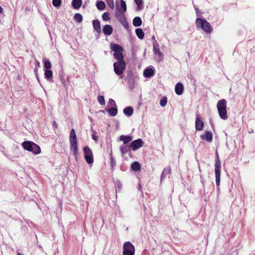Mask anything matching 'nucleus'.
Listing matches in <instances>:
<instances>
[{
  "mask_svg": "<svg viewBox=\"0 0 255 255\" xmlns=\"http://www.w3.org/2000/svg\"><path fill=\"white\" fill-rule=\"evenodd\" d=\"M121 11L125 12L127 10V5L124 0H121Z\"/></svg>",
  "mask_w": 255,
  "mask_h": 255,
  "instance_id": "obj_33",
  "label": "nucleus"
},
{
  "mask_svg": "<svg viewBox=\"0 0 255 255\" xmlns=\"http://www.w3.org/2000/svg\"><path fill=\"white\" fill-rule=\"evenodd\" d=\"M38 68H37V67H35L34 68V72L35 75H37V74H38Z\"/></svg>",
  "mask_w": 255,
  "mask_h": 255,
  "instance_id": "obj_47",
  "label": "nucleus"
},
{
  "mask_svg": "<svg viewBox=\"0 0 255 255\" xmlns=\"http://www.w3.org/2000/svg\"><path fill=\"white\" fill-rule=\"evenodd\" d=\"M202 182V183L203 184V186H204V182H203V181H201Z\"/></svg>",
  "mask_w": 255,
  "mask_h": 255,
  "instance_id": "obj_51",
  "label": "nucleus"
},
{
  "mask_svg": "<svg viewBox=\"0 0 255 255\" xmlns=\"http://www.w3.org/2000/svg\"><path fill=\"white\" fill-rule=\"evenodd\" d=\"M221 163L219 159V156L217 151L216 153L215 163V174L216 178V184L217 189L219 188L220 184Z\"/></svg>",
  "mask_w": 255,
  "mask_h": 255,
  "instance_id": "obj_3",
  "label": "nucleus"
},
{
  "mask_svg": "<svg viewBox=\"0 0 255 255\" xmlns=\"http://www.w3.org/2000/svg\"><path fill=\"white\" fill-rule=\"evenodd\" d=\"M17 255H23L21 254L20 253H18L17 254Z\"/></svg>",
  "mask_w": 255,
  "mask_h": 255,
  "instance_id": "obj_50",
  "label": "nucleus"
},
{
  "mask_svg": "<svg viewBox=\"0 0 255 255\" xmlns=\"http://www.w3.org/2000/svg\"><path fill=\"white\" fill-rule=\"evenodd\" d=\"M202 140L208 142H211L213 140V134L210 131H206L205 134L200 135Z\"/></svg>",
  "mask_w": 255,
  "mask_h": 255,
  "instance_id": "obj_10",
  "label": "nucleus"
},
{
  "mask_svg": "<svg viewBox=\"0 0 255 255\" xmlns=\"http://www.w3.org/2000/svg\"><path fill=\"white\" fill-rule=\"evenodd\" d=\"M131 169L134 171H138L140 169V165L137 161L133 162L130 166Z\"/></svg>",
  "mask_w": 255,
  "mask_h": 255,
  "instance_id": "obj_24",
  "label": "nucleus"
},
{
  "mask_svg": "<svg viewBox=\"0 0 255 255\" xmlns=\"http://www.w3.org/2000/svg\"><path fill=\"white\" fill-rule=\"evenodd\" d=\"M153 51L154 54H157V55H160L161 52H160L159 49L158 48V43L156 40L153 43Z\"/></svg>",
  "mask_w": 255,
  "mask_h": 255,
  "instance_id": "obj_31",
  "label": "nucleus"
},
{
  "mask_svg": "<svg viewBox=\"0 0 255 255\" xmlns=\"http://www.w3.org/2000/svg\"><path fill=\"white\" fill-rule=\"evenodd\" d=\"M35 76H36V78L37 81L40 83V80H39V76H38V74H37V75H35Z\"/></svg>",
  "mask_w": 255,
  "mask_h": 255,
  "instance_id": "obj_48",
  "label": "nucleus"
},
{
  "mask_svg": "<svg viewBox=\"0 0 255 255\" xmlns=\"http://www.w3.org/2000/svg\"><path fill=\"white\" fill-rule=\"evenodd\" d=\"M70 150L73 151L76 159L78 152L76 135L74 129L72 128L70 134Z\"/></svg>",
  "mask_w": 255,
  "mask_h": 255,
  "instance_id": "obj_4",
  "label": "nucleus"
},
{
  "mask_svg": "<svg viewBox=\"0 0 255 255\" xmlns=\"http://www.w3.org/2000/svg\"><path fill=\"white\" fill-rule=\"evenodd\" d=\"M113 29L112 26L109 24L105 25L103 28V32L106 35H110L112 34Z\"/></svg>",
  "mask_w": 255,
  "mask_h": 255,
  "instance_id": "obj_11",
  "label": "nucleus"
},
{
  "mask_svg": "<svg viewBox=\"0 0 255 255\" xmlns=\"http://www.w3.org/2000/svg\"><path fill=\"white\" fill-rule=\"evenodd\" d=\"M98 101L101 105H104L105 104V99L103 96H99L98 97Z\"/></svg>",
  "mask_w": 255,
  "mask_h": 255,
  "instance_id": "obj_36",
  "label": "nucleus"
},
{
  "mask_svg": "<svg viewBox=\"0 0 255 255\" xmlns=\"http://www.w3.org/2000/svg\"><path fill=\"white\" fill-rule=\"evenodd\" d=\"M195 10L196 11V13L197 14L199 12V9L198 8H196V7H195Z\"/></svg>",
  "mask_w": 255,
  "mask_h": 255,
  "instance_id": "obj_49",
  "label": "nucleus"
},
{
  "mask_svg": "<svg viewBox=\"0 0 255 255\" xmlns=\"http://www.w3.org/2000/svg\"><path fill=\"white\" fill-rule=\"evenodd\" d=\"M143 143L144 142L142 140L141 138H138L131 141L130 144V147L133 151H135L142 146Z\"/></svg>",
  "mask_w": 255,
  "mask_h": 255,
  "instance_id": "obj_9",
  "label": "nucleus"
},
{
  "mask_svg": "<svg viewBox=\"0 0 255 255\" xmlns=\"http://www.w3.org/2000/svg\"><path fill=\"white\" fill-rule=\"evenodd\" d=\"M129 148H130V146H128L126 144L122 145L120 147V151L122 153V155H124L126 154L129 150Z\"/></svg>",
  "mask_w": 255,
  "mask_h": 255,
  "instance_id": "obj_25",
  "label": "nucleus"
},
{
  "mask_svg": "<svg viewBox=\"0 0 255 255\" xmlns=\"http://www.w3.org/2000/svg\"><path fill=\"white\" fill-rule=\"evenodd\" d=\"M132 23L135 27H138L140 26L142 24L141 18L139 16L135 17L133 19Z\"/></svg>",
  "mask_w": 255,
  "mask_h": 255,
  "instance_id": "obj_22",
  "label": "nucleus"
},
{
  "mask_svg": "<svg viewBox=\"0 0 255 255\" xmlns=\"http://www.w3.org/2000/svg\"><path fill=\"white\" fill-rule=\"evenodd\" d=\"M184 87L181 83H178L175 88V91L177 95H181L183 92Z\"/></svg>",
  "mask_w": 255,
  "mask_h": 255,
  "instance_id": "obj_16",
  "label": "nucleus"
},
{
  "mask_svg": "<svg viewBox=\"0 0 255 255\" xmlns=\"http://www.w3.org/2000/svg\"><path fill=\"white\" fill-rule=\"evenodd\" d=\"M92 138L95 141H97L98 140V136H96L95 134H93L92 135Z\"/></svg>",
  "mask_w": 255,
  "mask_h": 255,
  "instance_id": "obj_46",
  "label": "nucleus"
},
{
  "mask_svg": "<svg viewBox=\"0 0 255 255\" xmlns=\"http://www.w3.org/2000/svg\"><path fill=\"white\" fill-rule=\"evenodd\" d=\"M52 4L55 7H59L61 4V0H53Z\"/></svg>",
  "mask_w": 255,
  "mask_h": 255,
  "instance_id": "obj_38",
  "label": "nucleus"
},
{
  "mask_svg": "<svg viewBox=\"0 0 255 255\" xmlns=\"http://www.w3.org/2000/svg\"><path fill=\"white\" fill-rule=\"evenodd\" d=\"M102 18L104 21H108L110 19L109 17V14L108 12H104L102 14Z\"/></svg>",
  "mask_w": 255,
  "mask_h": 255,
  "instance_id": "obj_37",
  "label": "nucleus"
},
{
  "mask_svg": "<svg viewBox=\"0 0 255 255\" xmlns=\"http://www.w3.org/2000/svg\"><path fill=\"white\" fill-rule=\"evenodd\" d=\"M123 112H124V114L126 115V116H127L128 117H130L133 114V109L131 107H128L125 108L124 109Z\"/></svg>",
  "mask_w": 255,
  "mask_h": 255,
  "instance_id": "obj_23",
  "label": "nucleus"
},
{
  "mask_svg": "<svg viewBox=\"0 0 255 255\" xmlns=\"http://www.w3.org/2000/svg\"><path fill=\"white\" fill-rule=\"evenodd\" d=\"M96 6L98 9L103 10L105 8L106 4L103 1L98 0L97 1Z\"/></svg>",
  "mask_w": 255,
  "mask_h": 255,
  "instance_id": "obj_29",
  "label": "nucleus"
},
{
  "mask_svg": "<svg viewBox=\"0 0 255 255\" xmlns=\"http://www.w3.org/2000/svg\"><path fill=\"white\" fill-rule=\"evenodd\" d=\"M109 104L112 107H117V105H116V102L115 101L112 99H110L109 101Z\"/></svg>",
  "mask_w": 255,
  "mask_h": 255,
  "instance_id": "obj_41",
  "label": "nucleus"
},
{
  "mask_svg": "<svg viewBox=\"0 0 255 255\" xmlns=\"http://www.w3.org/2000/svg\"><path fill=\"white\" fill-rule=\"evenodd\" d=\"M217 108L220 117L224 120H227L228 119V115L226 110V100L225 99H222L218 101L217 104Z\"/></svg>",
  "mask_w": 255,
  "mask_h": 255,
  "instance_id": "obj_1",
  "label": "nucleus"
},
{
  "mask_svg": "<svg viewBox=\"0 0 255 255\" xmlns=\"http://www.w3.org/2000/svg\"><path fill=\"white\" fill-rule=\"evenodd\" d=\"M204 127V123L203 121L199 118L197 117L196 118L195 121V128L197 130H202L203 128Z\"/></svg>",
  "mask_w": 255,
  "mask_h": 255,
  "instance_id": "obj_12",
  "label": "nucleus"
},
{
  "mask_svg": "<svg viewBox=\"0 0 255 255\" xmlns=\"http://www.w3.org/2000/svg\"><path fill=\"white\" fill-rule=\"evenodd\" d=\"M116 164V161L113 159V157L111 158V165L112 167H114Z\"/></svg>",
  "mask_w": 255,
  "mask_h": 255,
  "instance_id": "obj_43",
  "label": "nucleus"
},
{
  "mask_svg": "<svg viewBox=\"0 0 255 255\" xmlns=\"http://www.w3.org/2000/svg\"><path fill=\"white\" fill-rule=\"evenodd\" d=\"M24 149L37 155L40 153L41 149L39 145L31 141H25L22 143Z\"/></svg>",
  "mask_w": 255,
  "mask_h": 255,
  "instance_id": "obj_2",
  "label": "nucleus"
},
{
  "mask_svg": "<svg viewBox=\"0 0 255 255\" xmlns=\"http://www.w3.org/2000/svg\"><path fill=\"white\" fill-rule=\"evenodd\" d=\"M74 19L78 23L82 22L83 20V16L80 13H76L74 15Z\"/></svg>",
  "mask_w": 255,
  "mask_h": 255,
  "instance_id": "obj_32",
  "label": "nucleus"
},
{
  "mask_svg": "<svg viewBox=\"0 0 255 255\" xmlns=\"http://www.w3.org/2000/svg\"><path fill=\"white\" fill-rule=\"evenodd\" d=\"M52 75L53 72L51 70L48 69L45 70L44 77L48 81L53 82V80L52 78Z\"/></svg>",
  "mask_w": 255,
  "mask_h": 255,
  "instance_id": "obj_19",
  "label": "nucleus"
},
{
  "mask_svg": "<svg viewBox=\"0 0 255 255\" xmlns=\"http://www.w3.org/2000/svg\"><path fill=\"white\" fill-rule=\"evenodd\" d=\"M117 12L116 13V17L120 21V22H123L126 20L125 12L121 11L120 8H117Z\"/></svg>",
  "mask_w": 255,
  "mask_h": 255,
  "instance_id": "obj_15",
  "label": "nucleus"
},
{
  "mask_svg": "<svg viewBox=\"0 0 255 255\" xmlns=\"http://www.w3.org/2000/svg\"><path fill=\"white\" fill-rule=\"evenodd\" d=\"M120 139L121 141H123L124 142V144H126L129 142L131 141L132 139V137L131 136L128 135L126 136L124 135H122L120 136Z\"/></svg>",
  "mask_w": 255,
  "mask_h": 255,
  "instance_id": "obj_18",
  "label": "nucleus"
},
{
  "mask_svg": "<svg viewBox=\"0 0 255 255\" xmlns=\"http://www.w3.org/2000/svg\"><path fill=\"white\" fill-rule=\"evenodd\" d=\"M128 87L130 89H133L134 88V79L133 76H130L128 79Z\"/></svg>",
  "mask_w": 255,
  "mask_h": 255,
  "instance_id": "obj_30",
  "label": "nucleus"
},
{
  "mask_svg": "<svg viewBox=\"0 0 255 255\" xmlns=\"http://www.w3.org/2000/svg\"><path fill=\"white\" fill-rule=\"evenodd\" d=\"M111 49L112 51H114V53L117 52H123V48L118 44H113L112 43L111 44Z\"/></svg>",
  "mask_w": 255,
  "mask_h": 255,
  "instance_id": "obj_17",
  "label": "nucleus"
},
{
  "mask_svg": "<svg viewBox=\"0 0 255 255\" xmlns=\"http://www.w3.org/2000/svg\"><path fill=\"white\" fill-rule=\"evenodd\" d=\"M134 2L138 6V10H140L141 9V6L143 3L142 0H134Z\"/></svg>",
  "mask_w": 255,
  "mask_h": 255,
  "instance_id": "obj_39",
  "label": "nucleus"
},
{
  "mask_svg": "<svg viewBox=\"0 0 255 255\" xmlns=\"http://www.w3.org/2000/svg\"><path fill=\"white\" fill-rule=\"evenodd\" d=\"M114 57L117 60V61L124 60L122 52H117L114 53Z\"/></svg>",
  "mask_w": 255,
  "mask_h": 255,
  "instance_id": "obj_26",
  "label": "nucleus"
},
{
  "mask_svg": "<svg viewBox=\"0 0 255 255\" xmlns=\"http://www.w3.org/2000/svg\"><path fill=\"white\" fill-rule=\"evenodd\" d=\"M135 33L137 37L140 39H142L144 36V33L141 28H137L135 29Z\"/></svg>",
  "mask_w": 255,
  "mask_h": 255,
  "instance_id": "obj_27",
  "label": "nucleus"
},
{
  "mask_svg": "<svg viewBox=\"0 0 255 255\" xmlns=\"http://www.w3.org/2000/svg\"><path fill=\"white\" fill-rule=\"evenodd\" d=\"M171 173V168L170 167H168L163 169L162 174L161 175V181H162L164 179H165L166 176Z\"/></svg>",
  "mask_w": 255,
  "mask_h": 255,
  "instance_id": "obj_20",
  "label": "nucleus"
},
{
  "mask_svg": "<svg viewBox=\"0 0 255 255\" xmlns=\"http://www.w3.org/2000/svg\"><path fill=\"white\" fill-rule=\"evenodd\" d=\"M107 112L111 116L114 117L117 115L118 109L117 107H113L107 110Z\"/></svg>",
  "mask_w": 255,
  "mask_h": 255,
  "instance_id": "obj_28",
  "label": "nucleus"
},
{
  "mask_svg": "<svg viewBox=\"0 0 255 255\" xmlns=\"http://www.w3.org/2000/svg\"><path fill=\"white\" fill-rule=\"evenodd\" d=\"M85 159L88 164H91L93 163V155L91 149L88 146H86L83 148Z\"/></svg>",
  "mask_w": 255,
  "mask_h": 255,
  "instance_id": "obj_8",
  "label": "nucleus"
},
{
  "mask_svg": "<svg viewBox=\"0 0 255 255\" xmlns=\"http://www.w3.org/2000/svg\"><path fill=\"white\" fill-rule=\"evenodd\" d=\"M195 23L198 28H202L206 32L211 33L213 30L210 23L204 19L197 18Z\"/></svg>",
  "mask_w": 255,
  "mask_h": 255,
  "instance_id": "obj_5",
  "label": "nucleus"
},
{
  "mask_svg": "<svg viewBox=\"0 0 255 255\" xmlns=\"http://www.w3.org/2000/svg\"><path fill=\"white\" fill-rule=\"evenodd\" d=\"M167 103V98L166 97L164 96L162 97L160 101V105L162 107H164Z\"/></svg>",
  "mask_w": 255,
  "mask_h": 255,
  "instance_id": "obj_34",
  "label": "nucleus"
},
{
  "mask_svg": "<svg viewBox=\"0 0 255 255\" xmlns=\"http://www.w3.org/2000/svg\"><path fill=\"white\" fill-rule=\"evenodd\" d=\"M121 23L122 24V25L124 26L125 28H127L128 27V23L127 19Z\"/></svg>",
  "mask_w": 255,
  "mask_h": 255,
  "instance_id": "obj_42",
  "label": "nucleus"
},
{
  "mask_svg": "<svg viewBox=\"0 0 255 255\" xmlns=\"http://www.w3.org/2000/svg\"><path fill=\"white\" fill-rule=\"evenodd\" d=\"M154 73L153 68H147L144 70L143 75L146 78H150L154 75Z\"/></svg>",
  "mask_w": 255,
  "mask_h": 255,
  "instance_id": "obj_14",
  "label": "nucleus"
},
{
  "mask_svg": "<svg viewBox=\"0 0 255 255\" xmlns=\"http://www.w3.org/2000/svg\"><path fill=\"white\" fill-rule=\"evenodd\" d=\"M52 126L54 128H58V125L55 121H53Z\"/></svg>",
  "mask_w": 255,
  "mask_h": 255,
  "instance_id": "obj_44",
  "label": "nucleus"
},
{
  "mask_svg": "<svg viewBox=\"0 0 255 255\" xmlns=\"http://www.w3.org/2000/svg\"><path fill=\"white\" fill-rule=\"evenodd\" d=\"M40 63L38 60H36L35 61V67H37V68H39L40 67Z\"/></svg>",
  "mask_w": 255,
  "mask_h": 255,
  "instance_id": "obj_45",
  "label": "nucleus"
},
{
  "mask_svg": "<svg viewBox=\"0 0 255 255\" xmlns=\"http://www.w3.org/2000/svg\"><path fill=\"white\" fill-rule=\"evenodd\" d=\"M44 67L46 70L50 69L51 68V64L50 61L45 60L44 61Z\"/></svg>",
  "mask_w": 255,
  "mask_h": 255,
  "instance_id": "obj_35",
  "label": "nucleus"
},
{
  "mask_svg": "<svg viewBox=\"0 0 255 255\" xmlns=\"http://www.w3.org/2000/svg\"><path fill=\"white\" fill-rule=\"evenodd\" d=\"M93 26L95 31L99 34L101 32L100 22L98 19H94L92 21Z\"/></svg>",
  "mask_w": 255,
  "mask_h": 255,
  "instance_id": "obj_13",
  "label": "nucleus"
},
{
  "mask_svg": "<svg viewBox=\"0 0 255 255\" xmlns=\"http://www.w3.org/2000/svg\"><path fill=\"white\" fill-rule=\"evenodd\" d=\"M108 4L111 8H114V2L113 0H106Z\"/></svg>",
  "mask_w": 255,
  "mask_h": 255,
  "instance_id": "obj_40",
  "label": "nucleus"
},
{
  "mask_svg": "<svg viewBox=\"0 0 255 255\" xmlns=\"http://www.w3.org/2000/svg\"><path fill=\"white\" fill-rule=\"evenodd\" d=\"M135 248L134 246L130 242H125L123 245V255H134Z\"/></svg>",
  "mask_w": 255,
  "mask_h": 255,
  "instance_id": "obj_7",
  "label": "nucleus"
},
{
  "mask_svg": "<svg viewBox=\"0 0 255 255\" xmlns=\"http://www.w3.org/2000/svg\"><path fill=\"white\" fill-rule=\"evenodd\" d=\"M82 3V0H73L72 5L74 8L78 9L81 6Z\"/></svg>",
  "mask_w": 255,
  "mask_h": 255,
  "instance_id": "obj_21",
  "label": "nucleus"
},
{
  "mask_svg": "<svg viewBox=\"0 0 255 255\" xmlns=\"http://www.w3.org/2000/svg\"><path fill=\"white\" fill-rule=\"evenodd\" d=\"M126 64L124 60L117 61L114 63V70L115 73L119 75L120 78L123 77V74L126 69Z\"/></svg>",
  "mask_w": 255,
  "mask_h": 255,
  "instance_id": "obj_6",
  "label": "nucleus"
}]
</instances>
